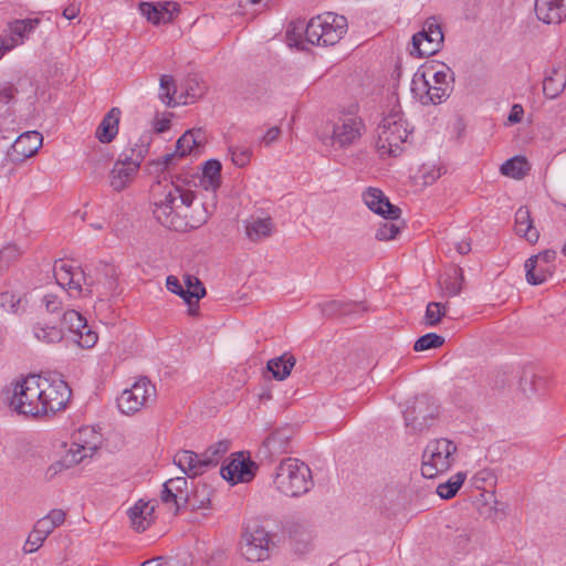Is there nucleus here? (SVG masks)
Instances as JSON below:
<instances>
[{
    "label": "nucleus",
    "instance_id": "obj_10",
    "mask_svg": "<svg viewBox=\"0 0 566 566\" xmlns=\"http://www.w3.org/2000/svg\"><path fill=\"white\" fill-rule=\"evenodd\" d=\"M42 406L45 415L55 413L64 409L70 401L72 391L67 382L62 379L50 380L39 376Z\"/></svg>",
    "mask_w": 566,
    "mask_h": 566
},
{
    "label": "nucleus",
    "instance_id": "obj_5",
    "mask_svg": "<svg viewBox=\"0 0 566 566\" xmlns=\"http://www.w3.org/2000/svg\"><path fill=\"white\" fill-rule=\"evenodd\" d=\"M457 450V444L447 438L430 440L422 453V476L433 479L448 471L454 462Z\"/></svg>",
    "mask_w": 566,
    "mask_h": 566
},
{
    "label": "nucleus",
    "instance_id": "obj_2",
    "mask_svg": "<svg viewBox=\"0 0 566 566\" xmlns=\"http://www.w3.org/2000/svg\"><path fill=\"white\" fill-rule=\"evenodd\" d=\"M39 376H29L13 385L12 390H7L4 401L19 415L38 418L45 416L41 400Z\"/></svg>",
    "mask_w": 566,
    "mask_h": 566
},
{
    "label": "nucleus",
    "instance_id": "obj_36",
    "mask_svg": "<svg viewBox=\"0 0 566 566\" xmlns=\"http://www.w3.org/2000/svg\"><path fill=\"white\" fill-rule=\"evenodd\" d=\"M422 88L424 94L420 95V102L423 105L440 104L449 97L451 92V85L431 86L429 83H422Z\"/></svg>",
    "mask_w": 566,
    "mask_h": 566
},
{
    "label": "nucleus",
    "instance_id": "obj_25",
    "mask_svg": "<svg viewBox=\"0 0 566 566\" xmlns=\"http://www.w3.org/2000/svg\"><path fill=\"white\" fill-rule=\"evenodd\" d=\"M443 39L444 36L440 23L434 17H431L426 20L422 30L413 34L412 46L415 50H419V44H423L424 40L442 46Z\"/></svg>",
    "mask_w": 566,
    "mask_h": 566
},
{
    "label": "nucleus",
    "instance_id": "obj_39",
    "mask_svg": "<svg viewBox=\"0 0 566 566\" xmlns=\"http://www.w3.org/2000/svg\"><path fill=\"white\" fill-rule=\"evenodd\" d=\"M467 474L458 472L451 476L447 482L440 483L437 488V494L444 500H450L455 496L459 489L463 485Z\"/></svg>",
    "mask_w": 566,
    "mask_h": 566
},
{
    "label": "nucleus",
    "instance_id": "obj_14",
    "mask_svg": "<svg viewBox=\"0 0 566 566\" xmlns=\"http://www.w3.org/2000/svg\"><path fill=\"white\" fill-rule=\"evenodd\" d=\"M256 470L258 464L250 458H245L243 452H239L228 464L221 467L220 475L234 485L251 481Z\"/></svg>",
    "mask_w": 566,
    "mask_h": 566
},
{
    "label": "nucleus",
    "instance_id": "obj_23",
    "mask_svg": "<svg viewBox=\"0 0 566 566\" xmlns=\"http://www.w3.org/2000/svg\"><path fill=\"white\" fill-rule=\"evenodd\" d=\"M535 13L544 23H560L566 19V0H535Z\"/></svg>",
    "mask_w": 566,
    "mask_h": 566
},
{
    "label": "nucleus",
    "instance_id": "obj_58",
    "mask_svg": "<svg viewBox=\"0 0 566 566\" xmlns=\"http://www.w3.org/2000/svg\"><path fill=\"white\" fill-rule=\"evenodd\" d=\"M400 232V228L395 223L385 222L376 231V239L378 241H387L395 239Z\"/></svg>",
    "mask_w": 566,
    "mask_h": 566
},
{
    "label": "nucleus",
    "instance_id": "obj_4",
    "mask_svg": "<svg viewBox=\"0 0 566 566\" xmlns=\"http://www.w3.org/2000/svg\"><path fill=\"white\" fill-rule=\"evenodd\" d=\"M230 442L221 440L210 446L205 452L180 450L174 457V463L187 475L195 478L219 464L229 450Z\"/></svg>",
    "mask_w": 566,
    "mask_h": 566
},
{
    "label": "nucleus",
    "instance_id": "obj_11",
    "mask_svg": "<svg viewBox=\"0 0 566 566\" xmlns=\"http://www.w3.org/2000/svg\"><path fill=\"white\" fill-rule=\"evenodd\" d=\"M42 135L35 130L21 133L7 150L2 165L22 164L25 159L34 156L42 146Z\"/></svg>",
    "mask_w": 566,
    "mask_h": 566
},
{
    "label": "nucleus",
    "instance_id": "obj_35",
    "mask_svg": "<svg viewBox=\"0 0 566 566\" xmlns=\"http://www.w3.org/2000/svg\"><path fill=\"white\" fill-rule=\"evenodd\" d=\"M213 494V490L210 485L206 483H199L193 488V490L189 494V503L187 506L191 507V510H200L209 506L211 502V496Z\"/></svg>",
    "mask_w": 566,
    "mask_h": 566
},
{
    "label": "nucleus",
    "instance_id": "obj_18",
    "mask_svg": "<svg viewBox=\"0 0 566 566\" xmlns=\"http://www.w3.org/2000/svg\"><path fill=\"white\" fill-rule=\"evenodd\" d=\"M139 11L147 21L155 25L169 23L172 21L175 13L179 11V4L171 1L166 2H140Z\"/></svg>",
    "mask_w": 566,
    "mask_h": 566
},
{
    "label": "nucleus",
    "instance_id": "obj_12",
    "mask_svg": "<svg viewBox=\"0 0 566 566\" xmlns=\"http://www.w3.org/2000/svg\"><path fill=\"white\" fill-rule=\"evenodd\" d=\"M62 325L75 337L82 348H92L97 339V333L88 325L86 318L75 310H67L62 315Z\"/></svg>",
    "mask_w": 566,
    "mask_h": 566
},
{
    "label": "nucleus",
    "instance_id": "obj_24",
    "mask_svg": "<svg viewBox=\"0 0 566 566\" xmlns=\"http://www.w3.org/2000/svg\"><path fill=\"white\" fill-rule=\"evenodd\" d=\"M77 272L78 270H74L73 266L65 264L63 261L55 262L53 268L56 283L66 290L71 297H74V293L81 292Z\"/></svg>",
    "mask_w": 566,
    "mask_h": 566
},
{
    "label": "nucleus",
    "instance_id": "obj_1",
    "mask_svg": "<svg viewBox=\"0 0 566 566\" xmlns=\"http://www.w3.org/2000/svg\"><path fill=\"white\" fill-rule=\"evenodd\" d=\"M273 484L277 492L290 497L308 493L314 481L310 467L295 458L283 459L275 469Z\"/></svg>",
    "mask_w": 566,
    "mask_h": 566
},
{
    "label": "nucleus",
    "instance_id": "obj_62",
    "mask_svg": "<svg viewBox=\"0 0 566 566\" xmlns=\"http://www.w3.org/2000/svg\"><path fill=\"white\" fill-rule=\"evenodd\" d=\"M42 303L50 313H56L62 310V301L54 294L44 295Z\"/></svg>",
    "mask_w": 566,
    "mask_h": 566
},
{
    "label": "nucleus",
    "instance_id": "obj_61",
    "mask_svg": "<svg viewBox=\"0 0 566 566\" xmlns=\"http://www.w3.org/2000/svg\"><path fill=\"white\" fill-rule=\"evenodd\" d=\"M440 48L441 46H439L438 44H434L428 40H424L423 44H419V50H415L412 48L410 53L412 55H417L418 57H424V56L433 55L434 53H437L440 50Z\"/></svg>",
    "mask_w": 566,
    "mask_h": 566
},
{
    "label": "nucleus",
    "instance_id": "obj_51",
    "mask_svg": "<svg viewBox=\"0 0 566 566\" xmlns=\"http://www.w3.org/2000/svg\"><path fill=\"white\" fill-rule=\"evenodd\" d=\"M160 500L163 503H174L176 507V514L179 512L180 509L186 507L185 499L179 496L176 492H174V489L169 485L168 481H166L163 484Z\"/></svg>",
    "mask_w": 566,
    "mask_h": 566
},
{
    "label": "nucleus",
    "instance_id": "obj_13",
    "mask_svg": "<svg viewBox=\"0 0 566 566\" xmlns=\"http://www.w3.org/2000/svg\"><path fill=\"white\" fill-rule=\"evenodd\" d=\"M202 142L203 132L201 128L187 130L178 138L176 143V150L163 156L155 163V165L160 167L161 171L169 170L174 167L177 159L186 157L195 147L200 146Z\"/></svg>",
    "mask_w": 566,
    "mask_h": 566
},
{
    "label": "nucleus",
    "instance_id": "obj_63",
    "mask_svg": "<svg viewBox=\"0 0 566 566\" xmlns=\"http://www.w3.org/2000/svg\"><path fill=\"white\" fill-rule=\"evenodd\" d=\"M33 528L36 530V533L42 534L44 537H49L52 532L55 530L53 524L46 518V516L41 517L38 520L33 526Z\"/></svg>",
    "mask_w": 566,
    "mask_h": 566
},
{
    "label": "nucleus",
    "instance_id": "obj_29",
    "mask_svg": "<svg viewBox=\"0 0 566 566\" xmlns=\"http://www.w3.org/2000/svg\"><path fill=\"white\" fill-rule=\"evenodd\" d=\"M295 364L296 358L290 353H284L279 357L270 359L266 364V369L276 380H284L290 376Z\"/></svg>",
    "mask_w": 566,
    "mask_h": 566
},
{
    "label": "nucleus",
    "instance_id": "obj_56",
    "mask_svg": "<svg viewBox=\"0 0 566 566\" xmlns=\"http://www.w3.org/2000/svg\"><path fill=\"white\" fill-rule=\"evenodd\" d=\"M169 485L174 489V492H176L179 496L185 499V505L187 506V503H189V488H188V480L185 476H177L174 479L168 480Z\"/></svg>",
    "mask_w": 566,
    "mask_h": 566
},
{
    "label": "nucleus",
    "instance_id": "obj_57",
    "mask_svg": "<svg viewBox=\"0 0 566 566\" xmlns=\"http://www.w3.org/2000/svg\"><path fill=\"white\" fill-rule=\"evenodd\" d=\"M304 29H305V22L304 21H297V22H291L286 30V38L290 41V44L292 42L294 45H298L301 42L303 35H304Z\"/></svg>",
    "mask_w": 566,
    "mask_h": 566
},
{
    "label": "nucleus",
    "instance_id": "obj_49",
    "mask_svg": "<svg viewBox=\"0 0 566 566\" xmlns=\"http://www.w3.org/2000/svg\"><path fill=\"white\" fill-rule=\"evenodd\" d=\"M18 93L17 87L12 83H3L0 85V115L4 114V109L10 107L15 102V95Z\"/></svg>",
    "mask_w": 566,
    "mask_h": 566
},
{
    "label": "nucleus",
    "instance_id": "obj_26",
    "mask_svg": "<svg viewBox=\"0 0 566 566\" xmlns=\"http://www.w3.org/2000/svg\"><path fill=\"white\" fill-rule=\"evenodd\" d=\"M120 111L117 107H113L102 119L96 128L95 136L103 143H111L118 133Z\"/></svg>",
    "mask_w": 566,
    "mask_h": 566
},
{
    "label": "nucleus",
    "instance_id": "obj_41",
    "mask_svg": "<svg viewBox=\"0 0 566 566\" xmlns=\"http://www.w3.org/2000/svg\"><path fill=\"white\" fill-rule=\"evenodd\" d=\"M321 15L312 18L304 29V38L311 44L324 45V27H322Z\"/></svg>",
    "mask_w": 566,
    "mask_h": 566
},
{
    "label": "nucleus",
    "instance_id": "obj_22",
    "mask_svg": "<svg viewBox=\"0 0 566 566\" xmlns=\"http://www.w3.org/2000/svg\"><path fill=\"white\" fill-rule=\"evenodd\" d=\"M77 279H80V293H74V297H92L96 296L99 301L106 297V291H102L99 286V273H97V266L91 270L88 266L80 269L77 272Z\"/></svg>",
    "mask_w": 566,
    "mask_h": 566
},
{
    "label": "nucleus",
    "instance_id": "obj_60",
    "mask_svg": "<svg viewBox=\"0 0 566 566\" xmlns=\"http://www.w3.org/2000/svg\"><path fill=\"white\" fill-rule=\"evenodd\" d=\"M205 94V87L200 86L199 83L195 78H189L187 81L186 86V97L184 101H180L182 104L188 103V98L190 97L192 101L201 97ZM182 99V95L179 97Z\"/></svg>",
    "mask_w": 566,
    "mask_h": 566
},
{
    "label": "nucleus",
    "instance_id": "obj_40",
    "mask_svg": "<svg viewBox=\"0 0 566 566\" xmlns=\"http://www.w3.org/2000/svg\"><path fill=\"white\" fill-rule=\"evenodd\" d=\"M272 221L270 218L255 219L247 226V235L252 241L268 238L272 233Z\"/></svg>",
    "mask_w": 566,
    "mask_h": 566
},
{
    "label": "nucleus",
    "instance_id": "obj_3",
    "mask_svg": "<svg viewBox=\"0 0 566 566\" xmlns=\"http://www.w3.org/2000/svg\"><path fill=\"white\" fill-rule=\"evenodd\" d=\"M195 199L190 190H185L178 185H174L166 193L164 199L155 202L154 214L164 227L181 231L187 227V222L181 218L180 209L189 208Z\"/></svg>",
    "mask_w": 566,
    "mask_h": 566
},
{
    "label": "nucleus",
    "instance_id": "obj_9",
    "mask_svg": "<svg viewBox=\"0 0 566 566\" xmlns=\"http://www.w3.org/2000/svg\"><path fill=\"white\" fill-rule=\"evenodd\" d=\"M155 397V386L147 377H140L130 388L122 391L117 398V407L124 415H134L147 407L149 401H154Z\"/></svg>",
    "mask_w": 566,
    "mask_h": 566
},
{
    "label": "nucleus",
    "instance_id": "obj_38",
    "mask_svg": "<svg viewBox=\"0 0 566 566\" xmlns=\"http://www.w3.org/2000/svg\"><path fill=\"white\" fill-rule=\"evenodd\" d=\"M86 449L87 448L83 444H76V450L71 449L62 461L50 465L48 472L53 476L64 468L80 463L86 457V453H83Z\"/></svg>",
    "mask_w": 566,
    "mask_h": 566
},
{
    "label": "nucleus",
    "instance_id": "obj_33",
    "mask_svg": "<svg viewBox=\"0 0 566 566\" xmlns=\"http://www.w3.org/2000/svg\"><path fill=\"white\" fill-rule=\"evenodd\" d=\"M464 283V274L462 268L459 265L452 266L447 273L440 285L446 294L450 297L457 296L461 293Z\"/></svg>",
    "mask_w": 566,
    "mask_h": 566
},
{
    "label": "nucleus",
    "instance_id": "obj_21",
    "mask_svg": "<svg viewBox=\"0 0 566 566\" xmlns=\"http://www.w3.org/2000/svg\"><path fill=\"white\" fill-rule=\"evenodd\" d=\"M324 27V46L336 44L347 32L348 23L344 15L327 12L321 15Z\"/></svg>",
    "mask_w": 566,
    "mask_h": 566
},
{
    "label": "nucleus",
    "instance_id": "obj_64",
    "mask_svg": "<svg viewBox=\"0 0 566 566\" xmlns=\"http://www.w3.org/2000/svg\"><path fill=\"white\" fill-rule=\"evenodd\" d=\"M449 76L451 77V81L453 82L454 81L453 72L448 66H446V71L444 70L436 71L433 73L434 84L439 85V86L450 85V83L447 81V78Z\"/></svg>",
    "mask_w": 566,
    "mask_h": 566
},
{
    "label": "nucleus",
    "instance_id": "obj_16",
    "mask_svg": "<svg viewBox=\"0 0 566 566\" xmlns=\"http://www.w3.org/2000/svg\"><path fill=\"white\" fill-rule=\"evenodd\" d=\"M221 169L222 165L217 159L207 160L202 168L201 185L205 188V190H211V202L202 203V208L206 211L205 221L208 219L209 214L212 213V210L216 208L217 205L216 190L221 185Z\"/></svg>",
    "mask_w": 566,
    "mask_h": 566
},
{
    "label": "nucleus",
    "instance_id": "obj_44",
    "mask_svg": "<svg viewBox=\"0 0 566 566\" xmlns=\"http://www.w3.org/2000/svg\"><path fill=\"white\" fill-rule=\"evenodd\" d=\"M357 306V303L334 300L325 303L322 306V313L327 317L336 315H348L353 313Z\"/></svg>",
    "mask_w": 566,
    "mask_h": 566
},
{
    "label": "nucleus",
    "instance_id": "obj_50",
    "mask_svg": "<svg viewBox=\"0 0 566 566\" xmlns=\"http://www.w3.org/2000/svg\"><path fill=\"white\" fill-rule=\"evenodd\" d=\"M176 94V85L174 77L170 75H161L159 98L167 106H171Z\"/></svg>",
    "mask_w": 566,
    "mask_h": 566
},
{
    "label": "nucleus",
    "instance_id": "obj_17",
    "mask_svg": "<svg viewBox=\"0 0 566 566\" xmlns=\"http://www.w3.org/2000/svg\"><path fill=\"white\" fill-rule=\"evenodd\" d=\"M363 200L369 210L385 219L397 220L400 218L401 209L390 203L389 199L378 188H367L363 192Z\"/></svg>",
    "mask_w": 566,
    "mask_h": 566
},
{
    "label": "nucleus",
    "instance_id": "obj_53",
    "mask_svg": "<svg viewBox=\"0 0 566 566\" xmlns=\"http://www.w3.org/2000/svg\"><path fill=\"white\" fill-rule=\"evenodd\" d=\"M20 249L14 244H8L0 250V269L9 266V264L19 259Z\"/></svg>",
    "mask_w": 566,
    "mask_h": 566
},
{
    "label": "nucleus",
    "instance_id": "obj_45",
    "mask_svg": "<svg viewBox=\"0 0 566 566\" xmlns=\"http://www.w3.org/2000/svg\"><path fill=\"white\" fill-rule=\"evenodd\" d=\"M447 314V304L440 302H430L427 305L424 314V324L429 327L438 325Z\"/></svg>",
    "mask_w": 566,
    "mask_h": 566
},
{
    "label": "nucleus",
    "instance_id": "obj_15",
    "mask_svg": "<svg viewBox=\"0 0 566 566\" xmlns=\"http://www.w3.org/2000/svg\"><path fill=\"white\" fill-rule=\"evenodd\" d=\"M363 128L364 124L360 119L354 117L345 118L334 124L332 135L329 136L331 144L339 148H346L360 138Z\"/></svg>",
    "mask_w": 566,
    "mask_h": 566
},
{
    "label": "nucleus",
    "instance_id": "obj_27",
    "mask_svg": "<svg viewBox=\"0 0 566 566\" xmlns=\"http://www.w3.org/2000/svg\"><path fill=\"white\" fill-rule=\"evenodd\" d=\"M154 511V504L139 500L133 507L128 510V516L132 521L133 527L137 532L146 531L150 525Z\"/></svg>",
    "mask_w": 566,
    "mask_h": 566
},
{
    "label": "nucleus",
    "instance_id": "obj_8",
    "mask_svg": "<svg viewBox=\"0 0 566 566\" xmlns=\"http://www.w3.org/2000/svg\"><path fill=\"white\" fill-rule=\"evenodd\" d=\"M274 543L269 532L259 524L249 525L242 534L241 555L248 562H263L270 557Z\"/></svg>",
    "mask_w": 566,
    "mask_h": 566
},
{
    "label": "nucleus",
    "instance_id": "obj_32",
    "mask_svg": "<svg viewBox=\"0 0 566 566\" xmlns=\"http://www.w3.org/2000/svg\"><path fill=\"white\" fill-rule=\"evenodd\" d=\"M136 175V166L124 167L122 163H115L109 175V185L115 191H122Z\"/></svg>",
    "mask_w": 566,
    "mask_h": 566
},
{
    "label": "nucleus",
    "instance_id": "obj_42",
    "mask_svg": "<svg viewBox=\"0 0 566 566\" xmlns=\"http://www.w3.org/2000/svg\"><path fill=\"white\" fill-rule=\"evenodd\" d=\"M19 133V123L14 116V112L7 107L4 114L0 115V138L11 139Z\"/></svg>",
    "mask_w": 566,
    "mask_h": 566
},
{
    "label": "nucleus",
    "instance_id": "obj_34",
    "mask_svg": "<svg viewBox=\"0 0 566 566\" xmlns=\"http://www.w3.org/2000/svg\"><path fill=\"white\" fill-rule=\"evenodd\" d=\"M566 87V75L557 70H553L543 81V93L548 98H555Z\"/></svg>",
    "mask_w": 566,
    "mask_h": 566
},
{
    "label": "nucleus",
    "instance_id": "obj_48",
    "mask_svg": "<svg viewBox=\"0 0 566 566\" xmlns=\"http://www.w3.org/2000/svg\"><path fill=\"white\" fill-rule=\"evenodd\" d=\"M39 23V19L15 20L10 24V31L22 41Z\"/></svg>",
    "mask_w": 566,
    "mask_h": 566
},
{
    "label": "nucleus",
    "instance_id": "obj_52",
    "mask_svg": "<svg viewBox=\"0 0 566 566\" xmlns=\"http://www.w3.org/2000/svg\"><path fill=\"white\" fill-rule=\"evenodd\" d=\"M229 151L232 163L238 167H244L251 160L252 151L249 147L230 146Z\"/></svg>",
    "mask_w": 566,
    "mask_h": 566
},
{
    "label": "nucleus",
    "instance_id": "obj_20",
    "mask_svg": "<svg viewBox=\"0 0 566 566\" xmlns=\"http://www.w3.org/2000/svg\"><path fill=\"white\" fill-rule=\"evenodd\" d=\"M292 434L293 431L289 427L274 430L264 439L259 453L264 458L287 453Z\"/></svg>",
    "mask_w": 566,
    "mask_h": 566
},
{
    "label": "nucleus",
    "instance_id": "obj_54",
    "mask_svg": "<svg viewBox=\"0 0 566 566\" xmlns=\"http://www.w3.org/2000/svg\"><path fill=\"white\" fill-rule=\"evenodd\" d=\"M313 547L312 537L307 533L300 534L298 537L292 539V548L296 554L303 555L310 552Z\"/></svg>",
    "mask_w": 566,
    "mask_h": 566
},
{
    "label": "nucleus",
    "instance_id": "obj_55",
    "mask_svg": "<svg viewBox=\"0 0 566 566\" xmlns=\"http://www.w3.org/2000/svg\"><path fill=\"white\" fill-rule=\"evenodd\" d=\"M45 539L46 537L42 536V534L36 533V530L33 528L24 543V546L22 548L23 553L31 554L36 552L43 545Z\"/></svg>",
    "mask_w": 566,
    "mask_h": 566
},
{
    "label": "nucleus",
    "instance_id": "obj_31",
    "mask_svg": "<svg viewBox=\"0 0 566 566\" xmlns=\"http://www.w3.org/2000/svg\"><path fill=\"white\" fill-rule=\"evenodd\" d=\"M33 336L46 345L60 343L64 337L62 328L44 322H36L32 326Z\"/></svg>",
    "mask_w": 566,
    "mask_h": 566
},
{
    "label": "nucleus",
    "instance_id": "obj_46",
    "mask_svg": "<svg viewBox=\"0 0 566 566\" xmlns=\"http://www.w3.org/2000/svg\"><path fill=\"white\" fill-rule=\"evenodd\" d=\"M146 151H147V149H146L145 145L136 144L135 148L130 149V154H127V153L120 154V156L116 163H122L124 167L136 166V172H137Z\"/></svg>",
    "mask_w": 566,
    "mask_h": 566
},
{
    "label": "nucleus",
    "instance_id": "obj_28",
    "mask_svg": "<svg viewBox=\"0 0 566 566\" xmlns=\"http://www.w3.org/2000/svg\"><path fill=\"white\" fill-rule=\"evenodd\" d=\"M516 234L524 237L530 243L538 240V231L534 229L530 211L526 207H520L515 212Z\"/></svg>",
    "mask_w": 566,
    "mask_h": 566
},
{
    "label": "nucleus",
    "instance_id": "obj_30",
    "mask_svg": "<svg viewBox=\"0 0 566 566\" xmlns=\"http://www.w3.org/2000/svg\"><path fill=\"white\" fill-rule=\"evenodd\" d=\"M526 281L531 285L544 283L553 274V265H545L536 262V258H528L525 261Z\"/></svg>",
    "mask_w": 566,
    "mask_h": 566
},
{
    "label": "nucleus",
    "instance_id": "obj_19",
    "mask_svg": "<svg viewBox=\"0 0 566 566\" xmlns=\"http://www.w3.org/2000/svg\"><path fill=\"white\" fill-rule=\"evenodd\" d=\"M166 286L168 291L181 298L196 296V300H201L206 295V287L202 282L190 274L185 275V285L176 276L169 275L166 279Z\"/></svg>",
    "mask_w": 566,
    "mask_h": 566
},
{
    "label": "nucleus",
    "instance_id": "obj_37",
    "mask_svg": "<svg viewBox=\"0 0 566 566\" xmlns=\"http://www.w3.org/2000/svg\"><path fill=\"white\" fill-rule=\"evenodd\" d=\"M528 170L530 166L527 160L524 157L520 156H515L513 158L507 159L505 163L502 164L500 168L502 175L515 179L523 178Z\"/></svg>",
    "mask_w": 566,
    "mask_h": 566
},
{
    "label": "nucleus",
    "instance_id": "obj_47",
    "mask_svg": "<svg viewBox=\"0 0 566 566\" xmlns=\"http://www.w3.org/2000/svg\"><path fill=\"white\" fill-rule=\"evenodd\" d=\"M444 344V337L436 333H428L420 336L413 344L415 352H424L438 348Z\"/></svg>",
    "mask_w": 566,
    "mask_h": 566
},
{
    "label": "nucleus",
    "instance_id": "obj_7",
    "mask_svg": "<svg viewBox=\"0 0 566 566\" xmlns=\"http://www.w3.org/2000/svg\"><path fill=\"white\" fill-rule=\"evenodd\" d=\"M439 413V406L433 397L419 395L407 401L403 410L405 426L412 433L423 432L433 426Z\"/></svg>",
    "mask_w": 566,
    "mask_h": 566
},
{
    "label": "nucleus",
    "instance_id": "obj_43",
    "mask_svg": "<svg viewBox=\"0 0 566 566\" xmlns=\"http://www.w3.org/2000/svg\"><path fill=\"white\" fill-rule=\"evenodd\" d=\"M97 273H99V286L102 291H106V296L116 287V271L113 265L99 263L97 265Z\"/></svg>",
    "mask_w": 566,
    "mask_h": 566
},
{
    "label": "nucleus",
    "instance_id": "obj_6",
    "mask_svg": "<svg viewBox=\"0 0 566 566\" xmlns=\"http://www.w3.org/2000/svg\"><path fill=\"white\" fill-rule=\"evenodd\" d=\"M408 129L400 111L392 109L377 127L376 147L381 154L398 156L401 145L407 140Z\"/></svg>",
    "mask_w": 566,
    "mask_h": 566
},
{
    "label": "nucleus",
    "instance_id": "obj_59",
    "mask_svg": "<svg viewBox=\"0 0 566 566\" xmlns=\"http://www.w3.org/2000/svg\"><path fill=\"white\" fill-rule=\"evenodd\" d=\"M20 296L12 292H2L0 293V307L4 311L15 313L18 311L20 304Z\"/></svg>",
    "mask_w": 566,
    "mask_h": 566
}]
</instances>
